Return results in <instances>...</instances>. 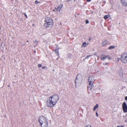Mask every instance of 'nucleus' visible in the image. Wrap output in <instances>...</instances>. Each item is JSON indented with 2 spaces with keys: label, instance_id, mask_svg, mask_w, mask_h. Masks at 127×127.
Returning a JSON list of instances; mask_svg holds the SVG:
<instances>
[{
  "label": "nucleus",
  "instance_id": "4468645a",
  "mask_svg": "<svg viewBox=\"0 0 127 127\" xmlns=\"http://www.w3.org/2000/svg\"><path fill=\"white\" fill-rule=\"evenodd\" d=\"M107 42H108L107 40H105L102 42V45L103 46H105L107 44Z\"/></svg>",
  "mask_w": 127,
  "mask_h": 127
},
{
  "label": "nucleus",
  "instance_id": "f03ea898",
  "mask_svg": "<svg viewBox=\"0 0 127 127\" xmlns=\"http://www.w3.org/2000/svg\"><path fill=\"white\" fill-rule=\"evenodd\" d=\"M39 121L41 127H47L48 123L47 120L44 117L41 116L40 117Z\"/></svg>",
  "mask_w": 127,
  "mask_h": 127
},
{
  "label": "nucleus",
  "instance_id": "6e6552de",
  "mask_svg": "<svg viewBox=\"0 0 127 127\" xmlns=\"http://www.w3.org/2000/svg\"><path fill=\"white\" fill-rule=\"evenodd\" d=\"M101 60L102 61H104L106 59H108V60L110 59V58L108 56H106L105 55H102L101 56Z\"/></svg>",
  "mask_w": 127,
  "mask_h": 127
},
{
  "label": "nucleus",
  "instance_id": "9d476101",
  "mask_svg": "<svg viewBox=\"0 0 127 127\" xmlns=\"http://www.w3.org/2000/svg\"><path fill=\"white\" fill-rule=\"evenodd\" d=\"M121 3L124 6H126L127 4V0H121Z\"/></svg>",
  "mask_w": 127,
  "mask_h": 127
},
{
  "label": "nucleus",
  "instance_id": "cd10ccee",
  "mask_svg": "<svg viewBox=\"0 0 127 127\" xmlns=\"http://www.w3.org/2000/svg\"><path fill=\"white\" fill-rule=\"evenodd\" d=\"M87 0V2H89L91 1V0Z\"/></svg>",
  "mask_w": 127,
  "mask_h": 127
},
{
  "label": "nucleus",
  "instance_id": "c756f323",
  "mask_svg": "<svg viewBox=\"0 0 127 127\" xmlns=\"http://www.w3.org/2000/svg\"><path fill=\"white\" fill-rule=\"evenodd\" d=\"M45 66H44H44H42V69H44V68H45Z\"/></svg>",
  "mask_w": 127,
  "mask_h": 127
},
{
  "label": "nucleus",
  "instance_id": "c85d7f7f",
  "mask_svg": "<svg viewBox=\"0 0 127 127\" xmlns=\"http://www.w3.org/2000/svg\"><path fill=\"white\" fill-rule=\"evenodd\" d=\"M55 52H56V53H57V52L58 53V50H55Z\"/></svg>",
  "mask_w": 127,
  "mask_h": 127
},
{
  "label": "nucleus",
  "instance_id": "4be33fe9",
  "mask_svg": "<svg viewBox=\"0 0 127 127\" xmlns=\"http://www.w3.org/2000/svg\"><path fill=\"white\" fill-rule=\"evenodd\" d=\"M38 66L39 67H41V64H39L38 65Z\"/></svg>",
  "mask_w": 127,
  "mask_h": 127
},
{
  "label": "nucleus",
  "instance_id": "ddd939ff",
  "mask_svg": "<svg viewBox=\"0 0 127 127\" xmlns=\"http://www.w3.org/2000/svg\"><path fill=\"white\" fill-rule=\"evenodd\" d=\"M110 16V15L109 14L107 15H105L104 16V18L106 20Z\"/></svg>",
  "mask_w": 127,
  "mask_h": 127
},
{
  "label": "nucleus",
  "instance_id": "7ed1b4c3",
  "mask_svg": "<svg viewBox=\"0 0 127 127\" xmlns=\"http://www.w3.org/2000/svg\"><path fill=\"white\" fill-rule=\"evenodd\" d=\"M95 81L94 77V76H90L88 79V82H89V85L88 88L89 90L91 91L94 87L93 84Z\"/></svg>",
  "mask_w": 127,
  "mask_h": 127
},
{
  "label": "nucleus",
  "instance_id": "1a4fd4ad",
  "mask_svg": "<svg viewBox=\"0 0 127 127\" xmlns=\"http://www.w3.org/2000/svg\"><path fill=\"white\" fill-rule=\"evenodd\" d=\"M45 22H53V20L48 17L45 18Z\"/></svg>",
  "mask_w": 127,
  "mask_h": 127
},
{
  "label": "nucleus",
  "instance_id": "e433bc0d",
  "mask_svg": "<svg viewBox=\"0 0 127 127\" xmlns=\"http://www.w3.org/2000/svg\"><path fill=\"white\" fill-rule=\"evenodd\" d=\"M126 115H127V114Z\"/></svg>",
  "mask_w": 127,
  "mask_h": 127
},
{
  "label": "nucleus",
  "instance_id": "a211bd4d",
  "mask_svg": "<svg viewBox=\"0 0 127 127\" xmlns=\"http://www.w3.org/2000/svg\"><path fill=\"white\" fill-rule=\"evenodd\" d=\"M92 55H89V56H88L86 58V59H88L89 57H91L92 56Z\"/></svg>",
  "mask_w": 127,
  "mask_h": 127
},
{
  "label": "nucleus",
  "instance_id": "2eb2a0df",
  "mask_svg": "<svg viewBox=\"0 0 127 127\" xmlns=\"http://www.w3.org/2000/svg\"><path fill=\"white\" fill-rule=\"evenodd\" d=\"M98 107V105L97 104H96L94 107L93 108V110L95 111L96 110V109Z\"/></svg>",
  "mask_w": 127,
  "mask_h": 127
},
{
  "label": "nucleus",
  "instance_id": "393cba45",
  "mask_svg": "<svg viewBox=\"0 0 127 127\" xmlns=\"http://www.w3.org/2000/svg\"><path fill=\"white\" fill-rule=\"evenodd\" d=\"M38 41H37V40H35V43H36V44H37V43H38Z\"/></svg>",
  "mask_w": 127,
  "mask_h": 127
},
{
  "label": "nucleus",
  "instance_id": "9b49d317",
  "mask_svg": "<svg viewBox=\"0 0 127 127\" xmlns=\"http://www.w3.org/2000/svg\"><path fill=\"white\" fill-rule=\"evenodd\" d=\"M63 5L62 4H60L59 6L56 8L57 11L60 12L61 9L62 8Z\"/></svg>",
  "mask_w": 127,
  "mask_h": 127
},
{
  "label": "nucleus",
  "instance_id": "5701e85b",
  "mask_svg": "<svg viewBox=\"0 0 127 127\" xmlns=\"http://www.w3.org/2000/svg\"><path fill=\"white\" fill-rule=\"evenodd\" d=\"M120 60V59L119 58H117L116 59V60L118 62Z\"/></svg>",
  "mask_w": 127,
  "mask_h": 127
},
{
  "label": "nucleus",
  "instance_id": "39448f33",
  "mask_svg": "<svg viewBox=\"0 0 127 127\" xmlns=\"http://www.w3.org/2000/svg\"><path fill=\"white\" fill-rule=\"evenodd\" d=\"M82 77L80 75L78 74L77 76L75 81V84L76 85V83H80L81 84L82 82Z\"/></svg>",
  "mask_w": 127,
  "mask_h": 127
},
{
  "label": "nucleus",
  "instance_id": "dca6fc26",
  "mask_svg": "<svg viewBox=\"0 0 127 127\" xmlns=\"http://www.w3.org/2000/svg\"><path fill=\"white\" fill-rule=\"evenodd\" d=\"M115 47V46H111L108 47V49H114Z\"/></svg>",
  "mask_w": 127,
  "mask_h": 127
},
{
  "label": "nucleus",
  "instance_id": "6ab92c4d",
  "mask_svg": "<svg viewBox=\"0 0 127 127\" xmlns=\"http://www.w3.org/2000/svg\"><path fill=\"white\" fill-rule=\"evenodd\" d=\"M35 3L37 4L39 3V2L37 0H36L35 2Z\"/></svg>",
  "mask_w": 127,
  "mask_h": 127
},
{
  "label": "nucleus",
  "instance_id": "f3484780",
  "mask_svg": "<svg viewBox=\"0 0 127 127\" xmlns=\"http://www.w3.org/2000/svg\"><path fill=\"white\" fill-rule=\"evenodd\" d=\"M86 43L85 42H84L82 44V45L84 47L86 46Z\"/></svg>",
  "mask_w": 127,
  "mask_h": 127
},
{
  "label": "nucleus",
  "instance_id": "20e7f679",
  "mask_svg": "<svg viewBox=\"0 0 127 127\" xmlns=\"http://www.w3.org/2000/svg\"><path fill=\"white\" fill-rule=\"evenodd\" d=\"M121 60L124 63H127V53H124L121 55Z\"/></svg>",
  "mask_w": 127,
  "mask_h": 127
},
{
  "label": "nucleus",
  "instance_id": "0eeeda50",
  "mask_svg": "<svg viewBox=\"0 0 127 127\" xmlns=\"http://www.w3.org/2000/svg\"><path fill=\"white\" fill-rule=\"evenodd\" d=\"M53 25V22H45L44 25L46 28L49 27H51Z\"/></svg>",
  "mask_w": 127,
  "mask_h": 127
},
{
  "label": "nucleus",
  "instance_id": "f257e3e1",
  "mask_svg": "<svg viewBox=\"0 0 127 127\" xmlns=\"http://www.w3.org/2000/svg\"><path fill=\"white\" fill-rule=\"evenodd\" d=\"M59 99V96L57 94L53 95L49 97L46 100L47 106L50 107L54 106L58 101Z\"/></svg>",
  "mask_w": 127,
  "mask_h": 127
},
{
  "label": "nucleus",
  "instance_id": "423d86ee",
  "mask_svg": "<svg viewBox=\"0 0 127 127\" xmlns=\"http://www.w3.org/2000/svg\"><path fill=\"white\" fill-rule=\"evenodd\" d=\"M122 109L125 113L127 112V105L125 102H124L122 104Z\"/></svg>",
  "mask_w": 127,
  "mask_h": 127
},
{
  "label": "nucleus",
  "instance_id": "a878e982",
  "mask_svg": "<svg viewBox=\"0 0 127 127\" xmlns=\"http://www.w3.org/2000/svg\"><path fill=\"white\" fill-rule=\"evenodd\" d=\"M24 14H25V16L26 17V18H27L28 17H27V15L25 13H24Z\"/></svg>",
  "mask_w": 127,
  "mask_h": 127
},
{
  "label": "nucleus",
  "instance_id": "f704fd0d",
  "mask_svg": "<svg viewBox=\"0 0 127 127\" xmlns=\"http://www.w3.org/2000/svg\"><path fill=\"white\" fill-rule=\"evenodd\" d=\"M27 42H28V40H27Z\"/></svg>",
  "mask_w": 127,
  "mask_h": 127
},
{
  "label": "nucleus",
  "instance_id": "473e14b6",
  "mask_svg": "<svg viewBox=\"0 0 127 127\" xmlns=\"http://www.w3.org/2000/svg\"><path fill=\"white\" fill-rule=\"evenodd\" d=\"M103 2L104 3H105V2H106L105 1H103Z\"/></svg>",
  "mask_w": 127,
  "mask_h": 127
},
{
  "label": "nucleus",
  "instance_id": "2f4dec72",
  "mask_svg": "<svg viewBox=\"0 0 127 127\" xmlns=\"http://www.w3.org/2000/svg\"><path fill=\"white\" fill-rule=\"evenodd\" d=\"M120 126V127H124V125H122L121 126Z\"/></svg>",
  "mask_w": 127,
  "mask_h": 127
},
{
  "label": "nucleus",
  "instance_id": "412c9836",
  "mask_svg": "<svg viewBox=\"0 0 127 127\" xmlns=\"http://www.w3.org/2000/svg\"><path fill=\"white\" fill-rule=\"evenodd\" d=\"M85 127H92L90 125H87Z\"/></svg>",
  "mask_w": 127,
  "mask_h": 127
},
{
  "label": "nucleus",
  "instance_id": "f8f14e48",
  "mask_svg": "<svg viewBox=\"0 0 127 127\" xmlns=\"http://www.w3.org/2000/svg\"><path fill=\"white\" fill-rule=\"evenodd\" d=\"M123 69L120 68L118 71V73L120 76L122 75L123 74Z\"/></svg>",
  "mask_w": 127,
  "mask_h": 127
},
{
  "label": "nucleus",
  "instance_id": "b1692460",
  "mask_svg": "<svg viewBox=\"0 0 127 127\" xmlns=\"http://www.w3.org/2000/svg\"><path fill=\"white\" fill-rule=\"evenodd\" d=\"M89 23V21L88 20H87L86 22V24L88 23Z\"/></svg>",
  "mask_w": 127,
  "mask_h": 127
},
{
  "label": "nucleus",
  "instance_id": "aec40b11",
  "mask_svg": "<svg viewBox=\"0 0 127 127\" xmlns=\"http://www.w3.org/2000/svg\"><path fill=\"white\" fill-rule=\"evenodd\" d=\"M96 115L97 117H98V114L97 111L96 112Z\"/></svg>",
  "mask_w": 127,
  "mask_h": 127
},
{
  "label": "nucleus",
  "instance_id": "72a5a7b5",
  "mask_svg": "<svg viewBox=\"0 0 127 127\" xmlns=\"http://www.w3.org/2000/svg\"><path fill=\"white\" fill-rule=\"evenodd\" d=\"M117 127H120V126H117Z\"/></svg>",
  "mask_w": 127,
  "mask_h": 127
},
{
  "label": "nucleus",
  "instance_id": "7c9ffc66",
  "mask_svg": "<svg viewBox=\"0 0 127 127\" xmlns=\"http://www.w3.org/2000/svg\"><path fill=\"white\" fill-rule=\"evenodd\" d=\"M107 63H105V64H103L104 65H107Z\"/></svg>",
  "mask_w": 127,
  "mask_h": 127
},
{
  "label": "nucleus",
  "instance_id": "bb28decb",
  "mask_svg": "<svg viewBox=\"0 0 127 127\" xmlns=\"http://www.w3.org/2000/svg\"><path fill=\"white\" fill-rule=\"evenodd\" d=\"M125 99L127 101V96H126V97H125Z\"/></svg>",
  "mask_w": 127,
  "mask_h": 127
},
{
  "label": "nucleus",
  "instance_id": "c9c22d12",
  "mask_svg": "<svg viewBox=\"0 0 127 127\" xmlns=\"http://www.w3.org/2000/svg\"><path fill=\"white\" fill-rule=\"evenodd\" d=\"M53 11H55V10H53Z\"/></svg>",
  "mask_w": 127,
  "mask_h": 127
}]
</instances>
